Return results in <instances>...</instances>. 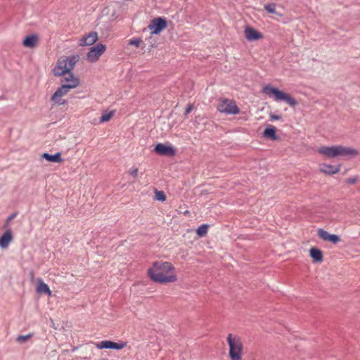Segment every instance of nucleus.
Returning <instances> with one entry per match:
<instances>
[{
  "label": "nucleus",
  "mask_w": 360,
  "mask_h": 360,
  "mask_svg": "<svg viewBox=\"0 0 360 360\" xmlns=\"http://www.w3.org/2000/svg\"><path fill=\"white\" fill-rule=\"evenodd\" d=\"M147 275L151 281L160 284L175 283L178 280L174 265L163 260L154 262L148 268Z\"/></svg>",
  "instance_id": "nucleus-1"
},
{
  "label": "nucleus",
  "mask_w": 360,
  "mask_h": 360,
  "mask_svg": "<svg viewBox=\"0 0 360 360\" xmlns=\"http://www.w3.org/2000/svg\"><path fill=\"white\" fill-rule=\"evenodd\" d=\"M316 151L319 154L328 159H333L338 157L354 158L359 154L358 150L342 145L322 146L319 147Z\"/></svg>",
  "instance_id": "nucleus-2"
},
{
  "label": "nucleus",
  "mask_w": 360,
  "mask_h": 360,
  "mask_svg": "<svg viewBox=\"0 0 360 360\" xmlns=\"http://www.w3.org/2000/svg\"><path fill=\"white\" fill-rule=\"evenodd\" d=\"M226 341L230 360H243L244 345L241 338L238 335L230 333L227 336Z\"/></svg>",
  "instance_id": "nucleus-3"
},
{
  "label": "nucleus",
  "mask_w": 360,
  "mask_h": 360,
  "mask_svg": "<svg viewBox=\"0 0 360 360\" xmlns=\"http://www.w3.org/2000/svg\"><path fill=\"white\" fill-rule=\"evenodd\" d=\"M78 60L79 56L77 55L60 58L53 68V72L54 75L59 77L70 73Z\"/></svg>",
  "instance_id": "nucleus-4"
},
{
  "label": "nucleus",
  "mask_w": 360,
  "mask_h": 360,
  "mask_svg": "<svg viewBox=\"0 0 360 360\" xmlns=\"http://www.w3.org/2000/svg\"><path fill=\"white\" fill-rule=\"evenodd\" d=\"M262 93L268 96L269 97H273L276 101H283L286 102L291 107H294L297 104L296 100L292 98L290 94L279 90L278 89L274 87L271 84L266 85L262 89Z\"/></svg>",
  "instance_id": "nucleus-5"
},
{
  "label": "nucleus",
  "mask_w": 360,
  "mask_h": 360,
  "mask_svg": "<svg viewBox=\"0 0 360 360\" xmlns=\"http://www.w3.org/2000/svg\"><path fill=\"white\" fill-rule=\"evenodd\" d=\"M217 109L221 113L226 115H238L240 112V109L237 106L234 100L229 98H219Z\"/></svg>",
  "instance_id": "nucleus-6"
},
{
  "label": "nucleus",
  "mask_w": 360,
  "mask_h": 360,
  "mask_svg": "<svg viewBox=\"0 0 360 360\" xmlns=\"http://www.w3.org/2000/svg\"><path fill=\"white\" fill-rule=\"evenodd\" d=\"M167 26V21L162 17L153 19L148 26L151 34H158L163 31Z\"/></svg>",
  "instance_id": "nucleus-7"
},
{
  "label": "nucleus",
  "mask_w": 360,
  "mask_h": 360,
  "mask_svg": "<svg viewBox=\"0 0 360 360\" xmlns=\"http://www.w3.org/2000/svg\"><path fill=\"white\" fill-rule=\"evenodd\" d=\"M105 50L106 46L105 45L103 44H97L89 49L86 55V59L91 63H95L98 60Z\"/></svg>",
  "instance_id": "nucleus-8"
},
{
  "label": "nucleus",
  "mask_w": 360,
  "mask_h": 360,
  "mask_svg": "<svg viewBox=\"0 0 360 360\" xmlns=\"http://www.w3.org/2000/svg\"><path fill=\"white\" fill-rule=\"evenodd\" d=\"M71 89H72L63 84L53 94L51 100L58 105H65L66 101L63 99V97L67 95Z\"/></svg>",
  "instance_id": "nucleus-9"
},
{
  "label": "nucleus",
  "mask_w": 360,
  "mask_h": 360,
  "mask_svg": "<svg viewBox=\"0 0 360 360\" xmlns=\"http://www.w3.org/2000/svg\"><path fill=\"white\" fill-rule=\"evenodd\" d=\"M98 349H122L127 346L126 342H114L110 340H103L100 342L94 343Z\"/></svg>",
  "instance_id": "nucleus-10"
},
{
  "label": "nucleus",
  "mask_w": 360,
  "mask_h": 360,
  "mask_svg": "<svg viewBox=\"0 0 360 360\" xmlns=\"http://www.w3.org/2000/svg\"><path fill=\"white\" fill-rule=\"evenodd\" d=\"M63 76V77L61 79L62 84H63L72 89L77 88L79 85V79L72 72L67 73Z\"/></svg>",
  "instance_id": "nucleus-11"
},
{
  "label": "nucleus",
  "mask_w": 360,
  "mask_h": 360,
  "mask_svg": "<svg viewBox=\"0 0 360 360\" xmlns=\"http://www.w3.org/2000/svg\"><path fill=\"white\" fill-rule=\"evenodd\" d=\"M154 150L160 155L174 156L176 154V150L174 147L163 143H158Z\"/></svg>",
  "instance_id": "nucleus-12"
},
{
  "label": "nucleus",
  "mask_w": 360,
  "mask_h": 360,
  "mask_svg": "<svg viewBox=\"0 0 360 360\" xmlns=\"http://www.w3.org/2000/svg\"><path fill=\"white\" fill-rule=\"evenodd\" d=\"M318 236L324 241H329L333 244H337L340 241V238L338 235L330 234L323 229H319L317 231Z\"/></svg>",
  "instance_id": "nucleus-13"
},
{
  "label": "nucleus",
  "mask_w": 360,
  "mask_h": 360,
  "mask_svg": "<svg viewBox=\"0 0 360 360\" xmlns=\"http://www.w3.org/2000/svg\"><path fill=\"white\" fill-rule=\"evenodd\" d=\"M244 34L247 40L250 41L259 40L264 37L262 33L250 26L245 28Z\"/></svg>",
  "instance_id": "nucleus-14"
},
{
  "label": "nucleus",
  "mask_w": 360,
  "mask_h": 360,
  "mask_svg": "<svg viewBox=\"0 0 360 360\" xmlns=\"http://www.w3.org/2000/svg\"><path fill=\"white\" fill-rule=\"evenodd\" d=\"M340 165H333L326 163L319 165V171L326 175H333L338 174L340 171Z\"/></svg>",
  "instance_id": "nucleus-15"
},
{
  "label": "nucleus",
  "mask_w": 360,
  "mask_h": 360,
  "mask_svg": "<svg viewBox=\"0 0 360 360\" xmlns=\"http://www.w3.org/2000/svg\"><path fill=\"white\" fill-rule=\"evenodd\" d=\"M98 40V34L96 32H91L88 34L82 37L79 40V44L80 46H91L93 45Z\"/></svg>",
  "instance_id": "nucleus-16"
},
{
  "label": "nucleus",
  "mask_w": 360,
  "mask_h": 360,
  "mask_svg": "<svg viewBox=\"0 0 360 360\" xmlns=\"http://www.w3.org/2000/svg\"><path fill=\"white\" fill-rule=\"evenodd\" d=\"M36 291L39 294H46L49 296H51L52 292L49 285L44 282L41 278L37 280Z\"/></svg>",
  "instance_id": "nucleus-17"
},
{
  "label": "nucleus",
  "mask_w": 360,
  "mask_h": 360,
  "mask_svg": "<svg viewBox=\"0 0 360 360\" xmlns=\"http://www.w3.org/2000/svg\"><path fill=\"white\" fill-rule=\"evenodd\" d=\"M39 42V37L37 34H30L27 36L23 41L22 44L25 47L34 48L37 46Z\"/></svg>",
  "instance_id": "nucleus-18"
},
{
  "label": "nucleus",
  "mask_w": 360,
  "mask_h": 360,
  "mask_svg": "<svg viewBox=\"0 0 360 360\" xmlns=\"http://www.w3.org/2000/svg\"><path fill=\"white\" fill-rule=\"evenodd\" d=\"M263 137L272 141L278 139V136L276 135V129L274 126L269 125L263 131Z\"/></svg>",
  "instance_id": "nucleus-19"
},
{
  "label": "nucleus",
  "mask_w": 360,
  "mask_h": 360,
  "mask_svg": "<svg viewBox=\"0 0 360 360\" xmlns=\"http://www.w3.org/2000/svg\"><path fill=\"white\" fill-rule=\"evenodd\" d=\"M309 255L312 258L314 262L321 263L323 262V256L321 250L316 248H311L309 250Z\"/></svg>",
  "instance_id": "nucleus-20"
},
{
  "label": "nucleus",
  "mask_w": 360,
  "mask_h": 360,
  "mask_svg": "<svg viewBox=\"0 0 360 360\" xmlns=\"http://www.w3.org/2000/svg\"><path fill=\"white\" fill-rule=\"evenodd\" d=\"M13 236L11 230H7L0 238V247L6 248L11 242Z\"/></svg>",
  "instance_id": "nucleus-21"
},
{
  "label": "nucleus",
  "mask_w": 360,
  "mask_h": 360,
  "mask_svg": "<svg viewBox=\"0 0 360 360\" xmlns=\"http://www.w3.org/2000/svg\"><path fill=\"white\" fill-rule=\"evenodd\" d=\"M41 158L46 160L49 162L61 163L63 162V159L61 158L60 153H56L54 155H51L46 153H44L41 155Z\"/></svg>",
  "instance_id": "nucleus-22"
},
{
  "label": "nucleus",
  "mask_w": 360,
  "mask_h": 360,
  "mask_svg": "<svg viewBox=\"0 0 360 360\" xmlns=\"http://www.w3.org/2000/svg\"><path fill=\"white\" fill-rule=\"evenodd\" d=\"M115 110H105L103 112L101 118L100 122H107L111 120V118L115 115Z\"/></svg>",
  "instance_id": "nucleus-23"
},
{
  "label": "nucleus",
  "mask_w": 360,
  "mask_h": 360,
  "mask_svg": "<svg viewBox=\"0 0 360 360\" xmlns=\"http://www.w3.org/2000/svg\"><path fill=\"white\" fill-rule=\"evenodd\" d=\"M209 226L207 224H202L200 226L197 230L196 233L199 237H203L205 236L208 231Z\"/></svg>",
  "instance_id": "nucleus-24"
},
{
  "label": "nucleus",
  "mask_w": 360,
  "mask_h": 360,
  "mask_svg": "<svg viewBox=\"0 0 360 360\" xmlns=\"http://www.w3.org/2000/svg\"><path fill=\"white\" fill-rule=\"evenodd\" d=\"M155 200L164 202L166 200V195L162 191L154 189Z\"/></svg>",
  "instance_id": "nucleus-25"
},
{
  "label": "nucleus",
  "mask_w": 360,
  "mask_h": 360,
  "mask_svg": "<svg viewBox=\"0 0 360 360\" xmlns=\"http://www.w3.org/2000/svg\"><path fill=\"white\" fill-rule=\"evenodd\" d=\"M264 9L269 13H276V4L274 3L265 5Z\"/></svg>",
  "instance_id": "nucleus-26"
},
{
  "label": "nucleus",
  "mask_w": 360,
  "mask_h": 360,
  "mask_svg": "<svg viewBox=\"0 0 360 360\" xmlns=\"http://www.w3.org/2000/svg\"><path fill=\"white\" fill-rule=\"evenodd\" d=\"M32 336V334H28L26 335H19L17 337L16 340L18 342L22 343L28 340Z\"/></svg>",
  "instance_id": "nucleus-27"
},
{
  "label": "nucleus",
  "mask_w": 360,
  "mask_h": 360,
  "mask_svg": "<svg viewBox=\"0 0 360 360\" xmlns=\"http://www.w3.org/2000/svg\"><path fill=\"white\" fill-rule=\"evenodd\" d=\"M128 172L134 178H136L139 174V169L136 167H132L129 169Z\"/></svg>",
  "instance_id": "nucleus-28"
},
{
  "label": "nucleus",
  "mask_w": 360,
  "mask_h": 360,
  "mask_svg": "<svg viewBox=\"0 0 360 360\" xmlns=\"http://www.w3.org/2000/svg\"><path fill=\"white\" fill-rule=\"evenodd\" d=\"M141 43V40L140 39H131L129 41V45L135 46L136 47H139Z\"/></svg>",
  "instance_id": "nucleus-29"
},
{
  "label": "nucleus",
  "mask_w": 360,
  "mask_h": 360,
  "mask_svg": "<svg viewBox=\"0 0 360 360\" xmlns=\"http://www.w3.org/2000/svg\"><path fill=\"white\" fill-rule=\"evenodd\" d=\"M269 117L271 121L281 120L282 119L281 115H278L273 113H270Z\"/></svg>",
  "instance_id": "nucleus-30"
},
{
  "label": "nucleus",
  "mask_w": 360,
  "mask_h": 360,
  "mask_svg": "<svg viewBox=\"0 0 360 360\" xmlns=\"http://www.w3.org/2000/svg\"><path fill=\"white\" fill-rule=\"evenodd\" d=\"M193 108V105H188L185 110V115H187L188 114H189L192 111Z\"/></svg>",
  "instance_id": "nucleus-31"
},
{
  "label": "nucleus",
  "mask_w": 360,
  "mask_h": 360,
  "mask_svg": "<svg viewBox=\"0 0 360 360\" xmlns=\"http://www.w3.org/2000/svg\"><path fill=\"white\" fill-rule=\"evenodd\" d=\"M15 216L16 214H13L10 217H8L6 220V224H8L11 221V220H13L15 217Z\"/></svg>",
  "instance_id": "nucleus-32"
},
{
  "label": "nucleus",
  "mask_w": 360,
  "mask_h": 360,
  "mask_svg": "<svg viewBox=\"0 0 360 360\" xmlns=\"http://www.w3.org/2000/svg\"><path fill=\"white\" fill-rule=\"evenodd\" d=\"M347 182L349 183V184H354L356 182V179H349L347 180Z\"/></svg>",
  "instance_id": "nucleus-33"
}]
</instances>
